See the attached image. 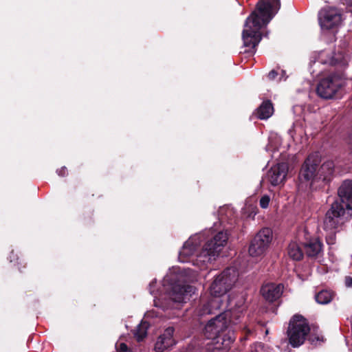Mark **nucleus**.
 <instances>
[{
    "mask_svg": "<svg viewBox=\"0 0 352 352\" xmlns=\"http://www.w3.org/2000/svg\"><path fill=\"white\" fill-rule=\"evenodd\" d=\"M280 8V0H260L246 19L242 32L243 51L240 53L253 56L262 39L261 30L274 18Z\"/></svg>",
    "mask_w": 352,
    "mask_h": 352,
    "instance_id": "1",
    "label": "nucleus"
},
{
    "mask_svg": "<svg viewBox=\"0 0 352 352\" xmlns=\"http://www.w3.org/2000/svg\"><path fill=\"white\" fill-rule=\"evenodd\" d=\"M338 197L325 213L326 229L343 226L352 217V179L344 180L338 188Z\"/></svg>",
    "mask_w": 352,
    "mask_h": 352,
    "instance_id": "2",
    "label": "nucleus"
},
{
    "mask_svg": "<svg viewBox=\"0 0 352 352\" xmlns=\"http://www.w3.org/2000/svg\"><path fill=\"white\" fill-rule=\"evenodd\" d=\"M320 160L317 154H310L305 160L299 172L298 178L301 182H310L312 188H321L333 179L334 163L326 161L318 168Z\"/></svg>",
    "mask_w": 352,
    "mask_h": 352,
    "instance_id": "3",
    "label": "nucleus"
},
{
    "mask_svg": "<svg viewBox=\"0 0 352 352\" xmlns=\"http://www.w3.org/2000/svg\"><path fill=\"white\" fill-rule=\"evenodd\" d=\"M309 332L310 327L307 320L299 314L293 316L287 330L289 344L294 348L301 346Z\"/></svg>",
    "mask_w": 352,
    "mask_h": 352,
    "instance_id": "4",
    "label": "nucleus"
},
{
    "mask_svg": "<svg viewBox=\"0 0 352 352\" xmlns=\"http://www.w3.org/2000/svg\"><path fill=\"white\" fill-rule=\"evenodd\" d=\"M345 78L346 75L342 69L331 72L319 81L316 87L317 94L324 99L333 98L344 85Z\"/></svg>",
    "mask_w": 352,
    "mask_h": 352,
    "instance_id": "5",
    "label": "nucleus"
},
{
    "mask_svg": "<svg viewBox=\"0 0 352 352\" xmlns=\"http://www.w3.org/2000/svg\"><path fill=\"white\" fill-rule=\"evenodd\" d=\"M228 234L227 231H220L215 234L204 244L198 258L203 262H210L218 256L227 244Z\"/></svg>",
    "mask_w": 352,
    "mask_h": 352,
    "instance_id": "6",
    "label": "nucleus"
},
{
    "mask_svg": "<svg viewBox=\"0 0 352 352\" xmlns=\"http://www.w3.org/2000/svg\"><path fill=\"white\" fill-rule=\"evenodd\" d=\"M238 272L233 267L225 269L218 275L210 287L214 296H221L231 289L238 280Z\"/></svg>",
    "mask_w": 352,
    "mask_h": 352,
    "instance_id": "7",
    "label": "nucleus"
},
{
    "mask_svg": "<svg viewBox=\"0 0 352 352\" xmlns=\"http://www.w3.org/2000/svg\"><path fill=\"white\" fill-rule=\"evenodd\" d=\"M272 240V231L268 228L261 229L252 239L249 253L252 256L262 255L268 248Z\"/></svg>",
    "mask_w": 352,
    "mask_h": 352,
    "instance_id": "8",
    "label": "nucleus"
},
{
    "mask_svg": "<svg viewBox=\"0 0 352 352\" xmlns=\"http://www.w3.org/2000/svg\"><path fill=\"white\" fill-rule=\"evenodd\" d=\"M229 322L228 313L220 312L210 319L206 324L203 333L207 339L216 340L218 335L223 331Z\"/></svg>",
    "mask_w": 352,
    "mask_h": 352,
    "instance_id": "9",
    "label": "nucleus"
},
{
    "mask_svg": "<svg viewBox=\"0 0 352 352\" xmlns=\"http://www.w3.org/2000/svg\"><path fill=\"white\" fill-rule=\"evenodd\" d=\"M245 298L242 294L231 293L228 296L227 310L223 313H228V320L233 323L239 319L241 315L245 309Z\"/></svg>",
    "mask_w": 352,
    "mask_h": 352,
    "instance_id": "10",
    "label": "nucleus"
},
{
    "mask_svg": "<svg viewBox=\"0 0 352 352\" xmlns=\"http://www.w3.org/2000/svg\"><path fill=\"white\" fill-rule=\"evenodd\" d=\"M318 19L322 28L331 30L340 23L342 16L337 9L327 8L319 12Z\"/></svg>",
    "mask_w": 352,
    "mask_h": 352,
    "instance_id": "11",
    "label": "nucleus"
},
{
    "mask_svg": "<svg viewBox=\"0 0 352 352\" xmlns=\"http://www.w3.org/2000/svg\"><path fill=\"white\" fill-rule=\"evenodd\" d=\"M303 233L305 241L302 243L305 254L309 258H316L322 250V243L318 238H312L305 228Z\"/></svg>",
    "mask_w": 352,
    "mask_h": 352,
    "instance_id": "12",
    "label": "nucleus"
},
{
    "mask_svg": "<svg viewBox=\"0 0 352 352\" xmlns=\"http://www.w3.org/2000/svg\"><path fill=\"white\" fill-rule=\"evenodd\" d=\"M287 172V163L281 162L273 166L267 173L271 184L276 186L283 183L286 179Z\"/></svg>",
    "mask_w": 352,
    "mask_h": 352,
    "instance_id": "13",
    "label": "nucleus"
},
{
    "mask_svg": "<svg viewBox=\"0 0 352 352\" xmlns=\"http://www.w3.org/2000/svg\"><path fill=\"white\" fill-rule=\"evenodd\" d=\"M174 332V327H168L164 330V333L158 337L155 344V350L157 352H163L176 344V340L173 337Z\"/></svg>",
    "mask_w": 352,
    "mask_h": 352,
    "instance_id": "14",
    "label": "nucleus"
},
{
    "mask_svg": "<svg viewBox=\"0 0 352 352\" xmlns=\"http://www.w3.org/2000/svg\"><path fill=\"white\" fill-rule=\"evenodd\" d=\"M195 287L189 285H173L169 293L170 299L179 305L185 300V296L194 293Z\"/></svg>",
    "mask_w": 352,
    "mask_h": 352,
    "instance_id": "15",
    "label": "nucleus"
},
{
    "mask_svg": "<svg viewBox=\"0 0 352 352\" xmlns=\"http://www.w3.org/2000/svg\"><path fill=\"white\" fill-rule=\"evenodd\" d=\"M283 288L280 284L268 283L262 286L261 293L266 300L272 302L280 298Z\"/></svg>",
    "mask_w": 352,
    "mask_h": 352,
    "instance_id": "16",
    "label": "nucleus"
},
{
    "mask_svg": "<svg viewBox=\"0 0 352 352\" xmlns=\"http://www.w3.org/2000/svg\"><path fill=\"white\" fill-rule=\"evenodd\" d=\"M221 300L217 298H213L208 300L207 302L203 304L198 309V314L199 316L212 315L215 316L217 314V311L220 307Z\"/></svg>",
    "mask_w": 352,
    "mask_h": 352,
    "instance_id": "17",
    "label": "nucleus"
},
{
    "mask_svg": "<svg viewBox=\"0 0 352 352\" xmlns=\"http://www.w3.org/2000/svg\"><path fill=\"white\" fill-rule=\"evenodd\" d=\"M256 114L260 120H266L274 113V109L270 100H263L256 110Z\"/></svg>",
    "mask_w": 352,
    "mask_h": 352,
    "instance_id": "18",
    "label": "nucleus"
},
{
    "mask_svg": "<svg viewBox=\"0 0 352 352\" xmlns=\"http://www.w3.org/2000/svg\"><path fill=\"white\" fill-rule=\"evenodd\" d=\"M215 340L217 344L221 342V345H218V347H220V349L223 350H228L230 347V345L234 342L235 337L233 333L228 332L224 333L223 331H221Z\"/></svg>",
    "mask_w": 352,
    "mask_h": 352,
    "instance_id": "19",
    "label": "nucleus"
},
{
    "mask_svg": "<svg viewBox=\"0 0 352 352\" xmlns=\"http://www.w3.org/2000/svg\"><path fill=\"white\" fill-rule=\"evenodd\" d=\"M287 254L294 261H300L303 258L304 253L296 242H291L287 247Z\"/></svg>",
    "mask_w": 352,
    "mask_h": 352,
    "instance_id": "20",
    "label": "nucleus"
},
{
    "mask_svg": "<svg viewBox=\"0 0 352 352\" xmlns=\"http://www.w3.org/2000/svg\"><path fill=\"white\" fill-rule=\"evenodd\" d=\"M256 336V331L252 326L243 325L241 329V335L239 340L241 342L244 343L248 340L254 338Z\"/></svg>",
    "mask_w": 352,
    "mask_h": 352,
    "instance_id": "21",
    "label": "nucleus"
},
{
    "mask_svg": "<svg viewBox=\"0 0 352 352\" xmlns=\"http://www.w3.org/2000/svg\"><path fill=\"white\" fill-rule=\"evenodd\" d=\"M333 295V292L329 290L324 289L316 294V295L315 296V298L318 303L325 305L328 304L331 301Z\"/></svg>",
    "mask_w": 352,
    "mask_h": 352,
    "instance_id": "22",
    "label": "nucleus"
},
{
    "mask_svg": "<svg viewBox=\"0 0 352 352\" xmlns=\"http://www.w3.org/2000/svg\"><path fill=\"white\" fill-rule=\"evenodd\" d=\"M149 324L146 321H142L135 329L134 336L138 342L142 341L147 336V330Z\"/></svg>",
    "mask_w": 352,
    "mask_h": 352,
    "instance_id": "23",
    "label": "nucleus"
},
{
    "mask_svg": "<svg viewBox=\"0 0 352 352\" xmlns=\"http://www.w3.org/2000/svg\"><path fill=\"white\" fill-rule=\"evenodd\" d=\"M323 224L324 225V221H323ZM343 226H340V228L335 229H326L324 226V229L325 230H329L330 233L326 236V241L329 245H333L336 243V233L342 228Z\"/></svg>",
    "mask_w": 352,
    "mask_h": 352,
    "instance_id": "24",
    "label": "nucleus"
},
{
    "mask_svg": "<svg viewBox=\"0 0 352 352\" xmlns=\"http://www.w3.org/2000/svg\"><path fill=\"white\" fill-rule=\"evenodd\" d=\"M250 352H270L268 348L263 343H255L251 346Z\"/></svg>",
    "mask_w": 352,
    "mask_h": 352,
    "instance_id": "25",
    "label": "nucleus"
},
{
    "mask_svg": "<svg viewBox=\"0 0 352 352\" xmlns=\"http://www.w3.org/2000/svg\"><path fill=\"white\" fill-rule=\"evenodd\" d=\"M188 245V242L185 243L184 245L182 250L179 253V256H190L194 254L195 251V246L188 248L187 245Z\"/></svg>",
    "mask_w": 352,
    "mask_h": 352,
    "instance_id": "26",
    "label": "nucleus"
},
{
    "mask_svg": "<svg viewBox=\"0 0 352 352\" xmlns=\"http://www.w3.org/2000/svg\"><path fill=\"white\" fill-rule=\"evenodd\" d=\"M270 198L268 195H263L259 201V205L262 208H267L269 206Z\"/></svg>",
    "mask_w": 352,
    "mask_h": 352,
    "instance_id": "27",
    "label": "nucleus"
},
{
    "mask_svg": "<svg viewBox=\"0 0 352 352\" xmlns=\"http://www.w3.org/2000/svg\"><path fill=\"white\" fill-rule=\"evenodd\" d=\"M201 352H220V347L208 344L207 347L202 349Z\"/></svg>",
    "mask_w": 352,
    "mask_h": 352,
    "instance_id": "28",
    "label": "nucleus"
},
{
    "mask_svg": "<svg viewBox=\"0 0 352 352\" xmlns=\"http://www.w3.org/2000/svg\"><path fill=\"white\" fill-rule=\"evenodd\" d=\"M118 352H131V350L128 348V346L125 343H120L117 349Z\"/></svg>",
    "mask_w": 352,
    "mask_h": 352,
    "instance_id": "29",
    "label": "nucleus"
},
{
    "mask_svg": "<svg viewBox=\"0 0 352 352\" xmlns=\"http://www.w3.org/2000/svg\"><path fill=\"white\" fill-rule=\"evenodd\" d=\"M58 175L60 177H65L67 175V169L65 166H63L56 170Z\"/></svg>",
    "mask_w": 352,
    "mask_h": 352,
    "instance_id": "30",
    "label": "nucleus"
},
{
    "mask_svg": "<svg viewBox=\"0 0 352 352\" xmlns=\"http://www.w3.org/2000/svg\"><path fill=\"white\" fill-rule=\"evenodd\" d=\"M278 74L276 71L272 69L268 73L267 78L270 80H273L277 77Z\"/></svg>",
    "mask_w": 352,
    "mask_h": 352,
    "instance_id": "31",
    "label": "nucleus"
},
{
    "mask_svg": "<svg viewBox=\"0 0 352 352\" xmlns=\"http://www.w3.org/2000/svg\"><path fill=\"white\" fill-rule=\"evenodd\" d=\"M345 285L346 287H352V277L346 276L345 277Z\"/></svg>",
    "mask_w": 352,
    "mask_h": 352,
    "instance_id": "32",
    "label": "nucleus"
},
{
    "mask_svg": "<svg viewBox=\"0 0 352 352\" xmlns=\"http://www.w3.org/2000/svg\"><path fill=\"white\" fill-rule=\"evenodd\" d=\"M17 263H18V265H19V272H23V269H25L26 267V263H24L23 265L21 261H19Z\"/></svg>",
    "mask_w": 352,
    "mask_h": 352,
    "instance_id": "33",
    "label": "nucleus"
},
{
    "mask_svg": "<svg viewBox=\"0 0 352 352\" xmlns=\"http://www.w3.org/2000/svg\"><path fill=\"white\" fill-rule=\"evenodd\" d=\"M310 340L311 342V343H314L315 341H323V338H322L320 339V338L319 336H314V338H310Z\"/></svg>",
    "mask_w": 352,
    "mask_h": 352,
    "instance_id": "34",
    "label": "nucleus"
},
{
    "mask_svg": "<svg viewBox=\"0 0 352 352\" xmlns=\"http://www.w3.org/2000/svg\"><path fill=\"white\" fill-rule=\"evenodd\" d=\"M341 2L348 6H352V0H340Z\"/></svg>",
    "mask_w": 352,
    "mask_h": 352,
    "instance_id": "35",
    "label": "nucleus"
},
{
    "mask_svg": "<svg viewBox=\"0 0 352 352\" xmlns=\"http://www.w3.org/2000/svg\"><path fill=\"white\" fill-rule=\"evenodd\" d=\"M184 352H197V351H196V350L195 349H192L190 347H188Z\"/></svg>",
    "mask_w": 352,
    "mask_h": 352,
    "instance_id": "36",
    "label": "nucleus"
},
{
    "mask_svg": "<svg viewBox=\"0 0 352 352\" xmlns=\"http://www.w3.org/2000/svg\"><path fill=\"white\" fill-rule=\"evenodd\" d=\"M329 64L332 65H336V61H335V60L333 58H331V60L329 61Z\"/></svg>",
    "mask_w": 352,
    "mask_h": 352,
    "instance_id": "37",
    "label": "nucleus"
},
{
    "mask_svg": "<svg viewBox=\"0 0 352 352\" xmlns=\"http://www.w3.org/2000/svg\"><path fill=\"white\" fill-rule=\"evenodd\" d=\"M349 144L351 145V152L352 153V139L350 140V142H349Z\"/></svg>",
    "mask_w": 352,
    "mask_h": 352,
    "instance_id": "38",
    "label": "nucleus"
},
{
    "mask_svg": "<svg viewBox=\"0 0 352 352\" xmlns=\"http://www.w3.org/2000/svg\"><path fill=\"white\" fill-rule=\"evenodd\" d=\"M342 65H343L344 67H345V66L346 65V64L345 63H342Z\"/></svg>",
    "mask_w": 352,
    "mask_h": 352,
    "instance_id": "39",
    "label": "nucleus"
}]
</instances>
